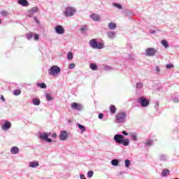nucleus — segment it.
I'll return each mask as SVG.
<instances>
[{
    "mask_svg": "<svg viewBox=\"0 0 179 179\" xmlns=\"http://www.w3.org/2000/svg\"><path fill=\"white\" fill-rule=\"evenodd\" d=\"M137 102L142 108H147L150 105V100L145 98V96H140L138 98Z\"/></svg>",
    "mask_w": 179,
    "mask_h": 179,
    "instance_id": "39448f33",
    "label": "nucleus"
},
{
    "mask_svg": "<svg viewBox=\"0 0 179 179\" xmlns=\"http://www.w3.org/2000/svg\"><path fill=\"white\" fill-rule=\"evenodd\" d=\"M0 24H1V18H0Z\"/></svg>",
    "mask_w": 179,
    "mask_h": 179,
    "instance_id": "6e6d98bb",
    "label": "nucleus"
},
{
    "mask_svg": "<svg viewBox=\"0 0 179 179\" xmlns=\"http://www.w3.org/2000/svg\"><path fill=\"white\" fill-rule=\"evenodd\" d=\"M1 15L3 16H6L7 12L3 11V12H1Z\"/></svg>",
    "mask_w": 179,
    "mask_h": 179,
    "instance_id": "5fc2aeb1",
    "label": "nucleus"
},
{
    "mask_svg": "<svg viewBox=\"0 0 179 179\" xmlns=\"http://www.w3.org/2000/svg\"><path fill=\"white\" fill-rule=\"evenodd\" d=\"M1 100L3 101V102H5L6 101V99H5L3 95H1Z\"/></svg>",
    "mask_w": 179,
    "mask_h": 179,
    "instance_id": "09e8293b",
    "label": "nucleus"
},
{
    "mask_svg": "<svg viewBox=\"0 0 179 179\" xmlns=\"http://www.w3.org/2000/svg\"><path fill=\"white\" fill-rule=\"evenodd\" d=\"M77 126L78 127V128H80V129H81L82 134H83V132L86 131V127L85 125L80 124V123H78Z\"/></svg>",
    "mask_w": 179,
    "mask_h": 179,
    "instance_id": "b1692460",
    "label": "nucleus"
},
{
    "mask_svg": "<svg viewBox=\"0 0 179 179\" xmlns=\"http://www.w3.org/2000/svg\"><path fill=\"white\" fill-rule=\"evenodd\" d=\"M113 6H114L115 8H117V9H122L123 8L122 5H121L120 3H117L116 2H114L113 3Z\"/></svg>",
    "mask_w": 179,
    "mask_h": 179,
    "instance_id": "c85d7f7f",
    "label": "nucleus"
},
{
    "mask_svg": "<svg viewBox=\"0 0 179 179\" xmlns=\"http://www.w3.org/2000/svg\"><path fill=\"white\" fill-rule=\"evenodd\" d=\"M173 179H179V178H173Z\"/></svg>",
    "mask_w": 179,
    "mask_h": 179,
    "instance_id": "4d7b16f0",
    "label": "nucleus"
},
{
    "mask_svg": "<svg viewBox=\"0 0 179 179\" xmlns=\"http://www.w3.org/2000/svg\"><path fill=\"white\" fill-rule=\"evenodd\" d=\"M169 174H170V170H169L168 169H164V170H162V177H166V176H168Z\"/></svg>",
    "mask_w": 179,
    "mask_h": 179,
    "instance_id": "5701e85b",
    "label": "nucleus"
},
{
    "mask_svg": "<svg viewBox=\"0 0 179 179\" xmlns=\"http://www.w3.org/2000/svg\"><path fill=\"white\" fill-rule=\"evenodd\" d=\"M19 5L22 6H28L29 2L27 0H18Z\"/></svg>",
    "mask_w": 179,
    "mask_h": 179,
    "instance_id": "6ab92c4d",
    "label": "nucleus"
},
{
    "mask_svg": "<svg viewBox=\"0 0 179 179\" xmlns=\"http://www.w3.org/2000/svg\"><path fill=\"white\" fill-rule=\"evenodd\" d=\"M91 19L94 20V22H99L100 15H96V13H92V15H91Z\"/></svg>",
    "mask_w": 179,
    "mask_h": 179,
    "instance_id": "f3484780",
    "label": "nucleus"
},
{
    "mask_svg": "<svg viewBox=\"0 0 179 179\" xmlns=\"http://www.w3.org/2000/svg\"><path fill=\"white\" fill-rule=\"evenodd\" d=\"M12 127V124L10 122H8V120H5L3 124L1 125V129L3 131H8Z\"/></svg>",
    "mask_w": 179,
    "mask_h": 179,
    "instance_id": "9d476101",
    "label": "nucleus"
},
{
    "mask_svg": "<svg viewBox=\"0 0 179 179\" xmlns=\"http://www.w3.org/2000/svg\"><path fill=\"white\" fill-rule=\"evenodd\" d=\"M76 12L77 10L76 8H73V6H68L67 8H66L64 14L66 17H71V16H73L75 13H76Z\"/></svg>",
    "mask_w": 179,
    "mask_h": 179,
    "instance_id": "20e7f679",
    "label": "nucleus"
},
{
    "mask_svg": "<svg viewBox=\"0 0 179 179\" xmlns=\"http://www.w3.org/2000/svg\"><path fill=\"white\" fill-rule=\"evenodd\" d=\"M172 101H173V102H175L176 103H177L178 102H179V97L178 96H173Z\"/></svg>",
    "mask_w": 179,
    "mask_h": 179,
    "instance_id": "4c0bfd02",
    "label": "nucleus"
},
{
    "mask_svg": "<svg viewBox=\"0 0 179 179\" xmlns=\"http://www.w3.org/2000/svg\"><path fill=\"white\" fill-rule=\"evenodd\" d=\"M160 160H167V156L166 155L162 154L159 155Z\"/></svg>",
    "mask_w": 179,
    "mask_h": 179,
    "instance_id": "c9c22d12",
    "label": "nucleus"
},
{
    "mask_svg": "<svg viewBox=\"0 0 179 179\" xmlns=\"http://www.w3.org/2000/svg\"><path fill=\"white\" fill-rule=\"evenodd\" d=\"M129 136H130L132 141H138V135L136 132H129Z\"/></svg>",
    "mask_w": 179,
    "mask_h": 179,
    "instance_id": "4468645a",
    "label": "nucleus"
},
{
    "mask_svg": "<svg viewBox=\"0 0 179 179\" xmlns=\"http://www.w3.org/2000/svg\"><path fill=\"white\" fill-rule=\"evenodd\" d=\"M37 12H38V8H37L36 6L31 8V9L28 12V16L29 17H32L34 13H37Z\"/></svg>",
    "mask_w": 179,
    "mask_h": 179,
    "instance_id": "f8f14e48",
    "label": "nucleus"
},
{
    "mask_svg": "<svg viewBox=\"0 0 179 179\" xmlns=\"http://www.w3.org/2000/svg\"><path fill=\"white\" fill-rule=\"evenodd\" d=\"M93 176H94V171L92 170H90V171H88L87 177L89 178H91L92 177H93Z\"/></svg>",
    "mask_w": 179,
    "mask_h": 179,
    "instance_id": "e433bc0d",
    "label": "nucleus"
},
{
    "mask_svg": "<svg viewBox=\"0 0 179 179\" xmlns=\"http://www.w3.org/2000/svg\"><path fill=\"white\" fill-rule=\"evenodd\" d=\"M87 29V27L86 25H83V27H81L80 30L83 31V32H84L85 31H86Z\"/></svg>",
    "mask_w": 179,
    "mask_h": 179,
    "instance_id": "49530a36",
    "label": "nucleus"
},
{
    "mask_svg": "<svg viewBox=\"0 0 179 179\" xmlns=\"http://www.w3.org/2000/svg\"><path fill=\"white\" fill-rule=\"evenodd\" d=\"M117 25L116 22H113V21H110L108 24V28L110 29H115L117 28Z\"/></svg>",
    "mask_w": 179,
    "mask_h": 179,
    "instance_id": "aec40b11",
    "label": "nucleus"
},
{
    "mask_svg": "<svg viewBox=\"0 0 179 179\" xmlns=\"http://www.w3.org/2000/svg\"><path fill=\"white\" fill-rule=\"evenodd\" d=\"M39 163L37 161L34 162H29V167H32L33 169H35L36 167H38Z\"/></svg>",
    "mask_w": 179,
    "mask_h": 179,
    "instance_id": "a211bd4d",
    "label": "nucleus"
},
{
    "mask_svg": "<svg viewBox=\"0 0 179 179\" xmlns=\"http://www.w3.org/2000/svg\"><path fill=\"white\" fill-rule=\"evenodd\" d=\"M124 135H129V132L123 130L122 131V134H115L113 136L115 142H116V143L122 144L123 146H129L130 141L128 138H125Z\"/></svg>",
    "mask_w": 179,
    "mask_h": 179,
    "instance_id": "f257e3e1",
    "label": "nucleus"
},
{
    "mask_svg": "<svg viewBox=\"0 0 179 179\" xmlns=\"http://www.w3.org/2000/svg\"><path fill=\"white\" fill-rule=\"evenodd\" d=\"M106 34L108 37L110 39H114V38H115L116 32H115V31H108Z\"/></svg>",
    "mask_w": 179,
    "mask_h": 179,
    "instance_id": "2eb2a0df",
    "label": "nucleus"
},
{
    "mask_svg": "<svg viewBox=\"0 0 179 179\" xmlns=\"http://www.w3.org/2000/svg\"><path fill=\"white\" fill-rule=\"evenodd\" d=\"M120 162L117 160V159H113L111 160V164L112 166H119Z\"/></svg>",
    "mask_w": 179,
    "mask_h": 179,
    "instance_id": "bb28decb",
    "label": "nucleus"
},
{
    "mask_svg": "<svg viewBox=\"0 0 179 179\" xmlns=\"http://www.w3.org/2000/svg\"><path fill=\"white\" fill-rule=\"evenodd\" d=\"M161 43L166 48H169V42H168V41H166V39H162V41H161Z\"/></svg>",
    "mask_w": 179,
    "mask_h": 179,
    "instance_id": "a878e982",
    "label": "nucleus"
},
{
    "mask_svg": "<svg viewBox=\"0 0 179 179\" xmlns=\"http://www.w3.org/2000/svg\"><path fill=\"white\" fill-rule=\"evenodd\" d=\"M153 142L152 139H147L146 142H145V146H152Z\"/></svg>",
    "mask_w": 179,
    "mask_h": 179,
    "instance_id": "393cba45",
    "label": "nucleus"
},
{
    "mask_svg": "<svg viewBox=\"0 0 179 179\" xmlns=\"http://www.w3.org/2000/svg\"><path fill=\"white\" fill-rule=\"evenodd\" d=\"M32 103H34L35 106H38L39 105H41V101L37 98H34V99H32Z\"/></svg>",
    "mask_w": 179,
    "mask_h": 179,
    "instance_id": "4be33fe9",
    "label": "nucleus"
},
{
    "mask_svg": "<svg viewBox=\"0 0 179 179\" xmlns=\"http://www.w3.org/2000/svg\"><path fill=\"white\" fill-rule=\"evenodd\" d=\"M67 59L69 60H72V59H73V54L72 53V52H69L67 54Z\"/></svg>",
    "mask_w": 179,
    "mask_h": 179,
    "instance_id": "473e14b6",
    "label": "nucleus"
},
{
    "mask_svg": "<svg viewBox=\"0 0 179 179\" xmlns=\"http://www.w3.org/2000/svg\"><path fill=\"white\" fill-rule=\"evenodd\" d=\"M156 71H157V73H159V71H160V67H159V66H156Z\"/></svg>",
    "mask_w": 179,
    "mask_h": 179,
    "instance_id": "3c124183",
    "label": "nucleus"
},
{
    "mask_svg": "<svg viewBox=\"0 0 179 179\" xmlns=\"http://www.w3.org/2000/svg\"><path fill=\"white\" fill-rule=\"evenodd\" d=\"M80 179H86V178L84 176V174H80Z\"/></svg>",
    "mask_w": 179,
    "mask_h": 179,
    "instance_id": "864d4df0",
    "label": "nucleus"
},
{
    "mask_svg": "<svg viewBox=\"0 0 179 179\" xmlns=\"http://www.w3.org/2000/svg\"><path fill=\"white\" fill-rule=\"evenodd\" d=\"M50 76H55L61 73V67L59 66L54 65L50 67L48 70Z\"/></svg>",
    "mask_w": 179,
    "mask_h": 179,
    "instance_id": "0eeeda50",
    "label": "nucleus"
},
{
    "mask_svg": "<svg viewBox=\"0 0 179 179\" xmlns=\"http://www.w3.org/2000/svg\"><path fill=\"white\" fill-rule=\"evenodd\" d=\"M34 34V32H29L28 34H27L26 36L27 38V39H31V38H33Z\"/></svg>",
    "mask_w": 179,
    "mask_h": 179,
    "instance_id": "f704fd0d",
    "label": "nucleus"
},
{
    "mask_svg": "<svg viewBox=\"0 0 179 179\" xmlns=\"http://www.w3.org/2000/svg\"><path fill=\"white\" fill-rule=\"evenodd\" d=\"M143 87V83H137L136 84V90H141Z\"/></svg>",
    "mask_w": 179,
    "mask_h": 179,
    "instance_id": "7c9ffc66",
    "label": "nucleus"
},
{
    "mask_svg": "<svg viewBox=\"0 0 179 179\" xmlns=\"http://www.w3.org/2000/svg\"><path fill=\"white\" fill-rule=\"evenodd\" d=\"M51 135V132H38V136L43 141H46V142H52V139L49 138Z\"/></svg>",
    "mask_w": 179,
    "mask_h": 179,
    "instance_id": "423d86ee",
    "label": "nucleus"
},
{
    "mask_svg": "<svg viewBox=\"0 0 179 179\" xmlns=\"http://www.w3.org/2000/svg\"><path fill=\"white\" fill-rule=\"evenodd\" d=\"M166 69H172V67H174L173 64L172 63H169V64L166 65Z\"/></svg>",
    "mask_w": 179,
    "mask_h": 179,
    "instance_id": "c03bdc74",
    "label": "nucleus"
},
{
    "mask_svg": "<svg viewBox=\"0 0 179 179\" xmlns=\"http://www.w3.org/2000/svg\"><path fill=\"white\" fill-rule=\"evenodd\" d=\"M19 152L20 149L17 146H12L10 149V152L12 153V155H17V153H19Z\"/></svg>",
    "mask_w": 179,
    "mask_h": 179,
    "instance_id": "dca6fc26",
    "label": "nucleus"
},
{
    "mask_svg": "<svg viewBox=\"0 0 179 179\" xmlns=\"http://www.w3.org/2000/svg\"><path fill=\"white\" fill-rule=\"evenodd\" d=\"M52 138H57V133L54 132L53 134H52Z\"/></svg>",
    "mask_w": 179,
    "mask_h": 179,
    "instance_id": "603ef678",
    "label": "nucleus"
},
{
    "mask_svg": "<svg viewBox=\"0 0 179 179\" xmlns=\"http://www.w3.org/2000/svg\"><path fill=\"white\" fill-rule=\"evenodd\" d=\"M129 57H131V55H129Z\"/></svg>",
    "mask_w": 179,
    "mask_h": 179,
    "instance_id": "13d9d810",
    "label": "nucleus"
},
{
    "mask_svg": "<svg viewBox=\"0 0 179 179\" xmlns=\"http://www.w3.org/2000/svg\"><path fill=\"white\" fill-rule=\"evenodd\" d=\"M127 115L125 112H120L115 116V122L117 124H124L126 122Z\"/></svg>",
    "mask_w": 179,
    "mask_h": 179,
    "instance_id": "f03ea898",
    "label": "nucleus"
},
{
    "mask_svg": "<svg viewBox=\"0 0 179 179\" xmlns=\"http://www.w3.org/2000/svg\"><path fill=\"white\" fill-rule=\"evenodd\" d=\"M22 93L21 90H15V91L13 92V94L15 95L16 96H18L19 95H20Z\"/></svg>",
    "mask_w": 179,
    "mask_h": 179,
    "instance_id": "72a5a7b5",
    "label": "nucleus"
},
{
    "mask_svg": "<svg viewBox=\"0 0 179 179\" xmlns=\"http://www.w3.org/2000/svg\"><path fill=\"white\" fill-rule=\"evenodd\" d=\"M37 85L38 87H40V88H42V89L47 88V85L45 83H38Z\"/></svg>",
    "mask_w": 179,
    "mask_h": 179,
    "instance_id": "c756f323",
    "label": "nucleus"
},
{
    "mask_svg": "<svg viewBox=\"0 0 179 179\" xmlns=\"http://www.w3.org/2000/svg\"><path fill=\"white\" fill-rule=\"evenodd\" d=\"M90 45L94 49H103V48H104L103 43H102L101 42L99 43L97 39H96L95 38H94L93 39H90Z\"/></svg>",
    "mask_w": 179,
    "mask_h": 179,
    "instance_id": "7ed1b4c3",
    "label": "nucleus"
},
{
    "mask_svg": "<svg viewBox=\"0 0 179 179\" xmlns=\"http://www.w3.org/2000/svg\"><path fill=\"white\" fill-rule=\"evenodd\" d=\"M75 67H76L75 63H70V64L69 65V69H75Z\"/></svg>",
    "mask_w": 179,
    "mask_h": 179,
    "instance_id": "ea45409f",
    "label": "nucleus"
},
{
    "mask_svg": "<svg viewBox=\"0 0 179 179\" xmlns=\"http://www.w3.org/2000/svg\"><path fill=\"white\" fill-rule=\"evenodd\" d=\"M99 118H100V120H101V118H103V113H99Z\"/></svg>",
    "mask_w": 179,
    "mask_h": 179,
    "instance_id": "8fccbe9b",
    "label": "nucleus"
},
{
    "mask_svg": "<svg viewBox=\"0 0 179 179\" xmlns=\"http://www.w3.org/2000/svg\"><path fill=\"white\" fill-rule=\"evenodd\" d=\"M69 136V132L66 130H62L59 134V139L61 141H66Z\"/></svg>",
    "mask_w": 179,
    "mask_h": 179,
    "instance_id": "1a4fd4ad",
    "label": "nucleus"
},
{
    "mask_svg": "<svg viewBox=\"0 0 179 179\" xmlns=\"http://www.w3.org/2000/svg\"><path fill=\"white\" fill-rule=\"evenodd\" d=\"M55 29L57 34H64L65 32V28L62 25H55Z\"/></svg>",
    "mask_w": 179,
    "mask_h": 179,
    "instance_id": "9b49d317",
    "label": "nucleus"
},
{
    "mask_svg": "<svg viewBox=\"0 0 179 179\" xmlns=\"http://www.w3.org/2000/svg\"><path fill=\"white\" fill-rule=\"evenodd\" d=\"M157 50L155 49V48H147L145 50V55L146 56H155L156 55Z\"/></svg>",
    "mask_w": 179,
    "mask_h": 179,
    "instance_id": "6e6552de",
    "label": "nucleus"
},
{
    "mask_svg": "<svg viewBox=\"0 0 179 179\" xmlns=\"http://www.w3.org/2000/svg\"><path fill=\"white\" fill-rule=\"evenodd\" d=\"M34 20L35 21L36 24H40V21H39L38 18H37V17H36V15H34Z\"/></svg>",
    "mask_w": 179,
    "mask_h": 179,
    "instance_id": "a19ab883",
    "label": "nucleus"
},
{
    "mask_svg": "<svg viewBox=\"0 0 179 179\" xmlns=\"http://www.w3.org/2000/svg\"><path fill=\"white\" fill-rule=\"evenodd\" d=\"M90 68L92 70L96 71V70L98 69V66H97V64H96V63H91L90 66Z\"/></svg>",
    "mask_w": 179,
    "mask_h": 179,
    "instance_id": "cd10ccee",
    "label": "nucleus"
},
{
    "mask_svg": "<svg viewBox=\"0 0 179 179\" xmlns=\"http://www.w3.org/2000/svg\"><path fill=\"white\" fill-rule=\"evenodd\" d=\"M155 108V109H156L157 110H159V101H156Z\"/></svg>",
    "mask_w": 179,
    "mask_h": 179,
    "instance_id": "79ce46f5",
    "label": "nucleus"
},
{
    "mask_svg": "<svg viewBox=\"0 0 179 179\" xmlns=\"http://www.w3.org/2000/svg\"><path fill=\"white\" fill-rule=\"evenodd\" d=\"M34 38L35 41H38V39H39L38 34H34Z\"/></svg>",
    "mask_w": 179,
    "mask_h": 179,
    "instance_id": "37998d69",
    "label": "nucleus"
},
{
    "mask_svg": "<svg viewBox=\"0 0 179 179\" xmlns=\"http://www.w3.org/2000/svg\"><path fill=\"white\" fill-rule=\"evenodd\" d=\"M104 70L108 71V70H113V67L110 66H105Z\"/></svg>",
    "mask_w": 179,
    "mask_h": 179,
    "instance_id": "a18cd8bd",
    "label": "nucleus"
},
{
    "mask_svg": "<svg viewBox=\"0 0 179 179\" xmlns=\"http://www.w3.org/2000/svg\"><path fill=\"white\" fill-rule=\"evenodd\" d=\"M110 113H112L113 115H114L115 113H116L117 112V108L115 105H110Z\"/></svg>",
    "mask_w": 179,
    "mask_h": 179,
    "instance_id": "412c9836",
    "label": "nucleus"
},
{
    "mask_svg": "<svg viewBox=\"0 0 179 179\" xmlns=\"http://www.w3.org/2000/svg\"><path fill=\"white\" fill-rule=\"evenodd\" d=\"M124 164L125 167H127V169H129V167H130L131 160H129V159H126L124 160Z\"/></svg>",
    "mask_w": 179,
    "mask_h": 179,
    "instance_id": "2f4dec72",
    "label": "nucleus"
},
{
    "mask_svg": "<svg viewBox=\"0 0 179 179\" xmlns=\"http://www.w3.org/2000/svg\"><path fill=\"white\" fill-rule=\"evenodd\" d=\"M149 32L150 34H156L157 31L156 29H150Z\"/></svg>",
    "mask_w": 179,
    "mask_h": 179,
    "instance_id": "de8ad7c7",
    "label": "nucleus"
},
{
    "mask_svg": "<svg viewBox=\"0 0 179 179\" xmlns=\"http://www.w3.org/2000/svg\"><path fill=\"white\" fill-rule=\"evenodd\" d=\"M45 96H46L47 101H52V97L51 96V95L50 94H46Z\"/></svg>",
    "mask_w": 179,
    "mask_h": 179,
    "instance_id": "58836bf2",
    "label": "nucleus"
},
{
    "mask_svg": "<svg viewBox=\"0 0 179 179\" xmlns=\"http://www.w3.org/2000/svg\"><path fill=\"white\" fill-rule=\"evenodd\" d=\"M71 108L73 109H76L77 110H82L83 106L81 105H79V103H77L76 102H73L71 104Z\"/></svg>",
    "mask_w": 179,
    "mask_h": 179,
    "instance_id": "ddd939ff",
    "label": "nucleus"
}]
</instances>
